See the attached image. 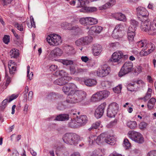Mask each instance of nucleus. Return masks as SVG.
I'll use <instances>...</instances> for the list:
<instances>
[{"label":"nucleus","instance_id":"bb28decb","mask_svg":"<svg viewBox=\"0 0 156 156\" xmlns=\"http://www.w3.org/2000/svg\"><path fill=\"white\" fill-rule=\"evenodd\" d=\"M64 48L66 53L68 55H73L75 53V51L73 47L72 46H66Z\"/></svg>","mask_w":156,"mask_h":156},{"label":"nucleus","instance_id":"774afa93","mask_svg":"<svg viewBox=\"0 0 156 156\" xmlns=\"http://www.w3.org/2000/svg\"><path fill=\"white\" fill-rule=\"evenodd\" d=\"M33 95V92L32 91H30L29 92L27 100L31 101L32 98V96Z\"/></svg>","mask_w":156,"mask_h":156},{"label":"nucleus","instance_id":"aec40b11","mask_svg":"<svg viewBox=\"0 0 156 156\" xmlns=\"http://www.w3.org/2000/svg\"><path fill=\"white\" fill-rule=\"evenodd\" d=\"M93 54L94 56L99 55L102 51V47L99 44H94L92 47Z\"/></svg>","mask_w":156,"mask_h":156},{"label":"nucleus","instance_id":"20e7f679","mask_svg":"<svg viewBox=\"0 0 156 156\" xmlns=\"http://www.w3.org/2000/svg\"><path fill=\"white\" fill-rule=\"evenodd\" d=\"M46 40L50 45L52 46L58 45L61 44L62 42L60 36L55 34L48 35Z\"/></svg>","mask_w":156,"mask_h":156},{"label":"nucleus","instance_id":"0eeeda50","mask_svg":"<svg viewBox=\"0 0 156 156\" xmlns=\"http://www.w3.org/2000/svg\"><path fill=\"white\" fill-rule=\"evenodd\" d=\"M58 74L62 76V77L57 79L54 81V83L59 86H62L67 83V80L68 78L67 76V73L63 70H60L58 73L56 72V74Z\"/></svg>","mask_w":156,"mask_h":156},{"label":"nucleus","instance_id":"423d86ee","mask_svg":"<svg viewBox=\"0 0 156 156\" xmlns=\"http://www.w3.org/2000/svg\"><path fill=\"white\" fill-rule=\"evenodd\" d=\"M128 135L130 139L138 144H142L144 142V138L140 133L133 131L129 132Z\"/></svg>","mask_w":156,"mask_h":156},{"label":"nucleus","instance_id":"5701e85b","mask_svg":"<svg viewBox=\"0 0 156 156\" xmlns=\"http://www.w3.org/2000/svg\"><path fill=\"white\" fill-rule=\"evenodd\" d=\"M17 65L16 63L12 60H10L8 62V66L10 74L14 73L16 70Z\"/></svg>","mask_w":156,"mask_h":156},{"label":"nucleus","instance_id":"b1692460","mask_svg":"<svg viewBox=\"0 0 156 156\" xmlns=\"http://www.w3.org/2000/svg\"><path fill=\"white\" fill-rule=\"evenodd\" d=\"M98 9L95 7H85L81 9L80 12H83L91 13L96 12Z\"/></svg>","mask_w":156,"mask_h":156},{"label":"nucleus","instance_id":"a211bd4d","mask_svg":"<svg viewBox=\"0 0 156 156\" xmlns=\"http://www.w3.org/2000/svg\"><path fill=\"white\" fill-rule=\"evenodd\" d=\"M103 29V28L101 26H94L90 28L89 30V32L91 34H99L101 32Z\"/></svg>","mask_w":156,"mask_h":156},{"label":"nucleus","instance_id":"bf43d9fd","mask_svg":"<svg viewBox=\"0 0 156 156\" xmlns=\"http://www.w3.org/2000/svg\"><path fill=\"white\" fill-rule=\"evenodd\" d=\"M14 26L15 27H16L18 30L20 31H22L23 30V28L22 24H19L18 23H16Z\"/></svg>","mask_w":156,"mask_h":156},{"label":"nucleus","instance_id":"39448f33","mask_svg":"<svg viewBox=\"0 0 156 156\" xmlns=\"http://www.w3.org/2000/svg\"><path fill=\"white\" fill-rule=\"evenodd\" d=\"M119 109V105L117 103L115 102L111 103L108 105V108L107 116L110 118L115 117Z\"/></svg>","mask_w":156,"mask_h":156},{"label":"nucleus","instance_id":"4d7b16f0","mask_svg":"<svg viewBox=\"0 0 156 156\" xmlns=\"http://www.w3.org/2000/svg\"><path fill=\"white\" fill-rule=\"evenodd\" d=\"M136 83L139 85L140 87H143L145 85L144 83L141 80H137Z\"/></svg>","mask_w":156,"mask_h":156},{"label":"nucleus","instance_id":"e433bc0d","mask_svg":"<svg viewBox=\"0 0 156 156\" xmlns=\"http://www.w3.org/2000/svg\"><path fill=\"white\" fill-rule=\"evenodd\" d=\"M96 136L94 135H91L89 137L88 142L89 144L92 145L96 143Z\"/></svg>","mask_w":156,"mask_h":156},{"label":"nucleus","instance_id":"0e129e2a","mask_svg":"<svg viewBox=\"0 0 156 156\" xmlns=\"http://www.w3.org/2000/svg\"><path fill=\"white\" fill-rule=\"evenodd\" d=\"M142 71V67L141 66H138L136 67L135 68L134 72L137 73H140Z\"/></svg>","mask_w":156,"mask_h":156},{"label":"nucleus","instance_id":"7c9ffc66","mask_svg":"<svg viewBox=\"0 0 156 156\" xmlns=\"http://www.w3.org/2000/svg\"><path fill=\"white\" fill-rule=\"evenodd\" d=\"M152 93V89L150 88H149L144 97L140 98V99L143 100L144 102H146L151 98Z\"/></svg>","mask_w":156,"mask_h":156},{"label":"nucleus","instance_id":"338daca9","mask_svg":"<svg viewBox=\"0 0 156 156\" xmlns=\"http://www.w3.org/2000/svg\"><path fill=\"white\" fill-rule=\"evenodd\" d=\"M152 28L153 29H156V17L154 19L152 22ZM156 35V32L154 33V35Z\"/></svg>","mask_w":156,"mask_h":156},{"label":"nucleus","instance_id":"f03ea898","mask_svg":"<svg viewBox=\"0 0 156 156\" xmlns=\"http://www.w3.org/2000/svg\"><path fill=\"white\" fill-rule=\"evenodd\" d=\"M140 21L141 23L140 27L142 30L147 32L150 35H154V33H156V29H153L151 22L148 19H144Z\"/></svg>","mask_w":156,"mask_h":156},{"label":"nucleus","instance_id":"cd10ccee","mask_svg":"<svg viewBox=\"0 0 156 156\" xmlns=\"http://www.w3.org/2000/svg\"><path fill=\"white\" fill-rule=\"evenodd\" d=\"M106 136H107V134L106 133H101L100 135L96 137V143L99 144L103 142Z\"/></svg>","mask_w":156,"mask_h":156},{"label":"nucleus","instance_id":"e2e57ef3","mask_svg":"<svg viewBox=\"0 0 156 156\" xmlns=\"http://www.w3.org/2000/svg\"><path fill=\"white\" fill-rule=\"evenodd\" d=\"M147 156H156V150H152L148 153Z\"/></svg>","mask_w":156,"mask_h":156},{"label":"nucleus","instance_id":"8fccbe9b","mask_svg":"<svg viewBox=\"0 0 156 156\" xmlns=\"http://www.w3.org/2000/svg\"><path fill=\"white\" fill-rule=\"evenodd\" d=\"M87 69H82L80 68H77L76 69V73H83L87 72Z\"/></svg>","mask_w":156,"mask_h":156},{"label":"nucleus","instance_id":"f704fd0d","mask_svg":"<svg viewBox=\"0 0 156 156\" xmlns=\"http://www.w3.org/2000/svg\"><path fill=\"white\" fill-rule=\"evenodd\" d=\"M131 25L129 27V28L131 27L132 30L133 31H135L136 29V27L138 25V23L135 20H131L130 22Z\"/></svg>","mask_w":156,"mask_h":156},{"label":"nucleus","instance_id":"4c0bfd02","mask_svg":"<svg viewBox=\"0 0 156 156\" xmlns=\"http://www.w3.org/2000/svg\"><path fill=\"white\" fill-rule=\"evenodd\" d=\"M112 84V82L108 81H103L101 83V85L103 88H110Z\"/></svg>","mask_w":156,"mask_h":156},{"label":"nucleus","instance_id":"58836bf2","mask_svg":"<svg viewBox=\"0 0 156 156\" xmlns=\"http://www.w3.org/2000/svg\"><path fill=\"white\" fill-rule=\"evenodd\" d=\"M147 44L145 41H139L136 43V47L137 48H140L142 47H144Z\"/></svg>","mask_w":156,"mask_h":156},{"label":"nucleus","instance_id":"052dcab7","mask_svg":"<svg viewBox=\"0 0 156 156\" xmlns=\"http://www.w3.org/2000/svg\"><path fill=\"white\" fill-rule=\"evenodd\" d=\"M62 63L63 64L66 65L72 64L73 62L72 61L67 60H64L62 61Z\"/></svg>","mask_w":156,"mask_h":156},{"label":"nucleus","instance_id":"37998d69","mask_svg":"<svg viewBox=\"0 0 156 156\" xmlns=\"http://www.w3.org/2000/svg\"><path fill=\"white\" fill-rule=\"evenodd\" d=\"M123 146L126 149H128L131 147V145L127 139H125L123 141Z\"/></svg>","mask_w":156,"mask_h":156},{"label":"nucleus","instance_id":"6e6d98bb","mask_svg":"<svg viewBox=\"0 0 156 156\" xmlns=\"http://www.w3.org/2000/svg\"><path fill=\"white\" fill-rule=\"evenodd\" d=\"M29 90V88L27 86H26L25 87V89L24 91L23 92L24 94V99L27 101V93L28 92Z\"/></svg>","mask_w":156,"mask_h":156},{"label":"nucleus","instance_id":"ddd939ff","mask_svg":"<svg viewBox=\"0 0 156 156\" xmlns=\"http://www.w3.org/2000/svg\"><path fill=\"white\" fill-rule=\"evenodd\" d=\"M66 102L71 104H75L79 102L75 90L70 92L69 93Z\"/></svg>","mask_w":156,"mask_h":156},{"label":"nucleus","instance_id":"dca6fc26","mask_svg":"<svg viewBox=\"0 0 156 156\" xmlns=\"http://www.w3.org/2000/svg\"><path fill=\"white\" fill-rule=\"evenodd\" d=\"M82 81L84 84L87 87H93L96 85L97 82L94 79L84 78L82 79Z\"/></svg>","mask_w":156,"mask_h":156},{"label":"nucleus","instance_id":"1a4fd4ad","mask_svg":"<svg viewBox=\"0 0 156 156\" xmlns=\"http://www.w3.org/2000/svg\"><path fill=\"white\" fill-rule=\"evenodd\" d=\"M124 29L123 25L122 24H117L115 27L112 34L113 37L115 39L121 38L123 36L122 31Z\"/></svg>","mask_w":156,"mask_h":156},{"label":"nucleus","instance_id":"ea45409f","mask_svg":"<svg viewBox=\"0 0 156 156\" xmlns=\"http://www.w3.org/2000/svg\"><path fill=\"white\" fill-rule=\"evenodd\" d=\"M9 102L8 99L4 100L0 105V111H3L6 107L8 102Z\"/></svg>","mask_w":156,"mask_h":156},{"label":"nucleus","instance_id":"6ab92c4d","mask_svg":"<svg viewBox=\"0 0 156 156\" xmlns=\"http://www.w3.org/2000/svg\"><path fill=\"white\" fill-rule=\"evenodd\" d=\"M131 27L128 28L127 33V39L130 44H133L134 43V38L135 35V31H133L131 30Z\"/></svg>","mask_w":156,"mask_h":156},{"label":"nucleus","instance_id":"4468645a","mask_svg":"<svg viewBox=\"0 0 156 156\" xmlns=\"http://www.w3.org/2000/svg\"><path fill=\"white\" fill-rule=\"evenodd\" d=\"M106 105L105 103H103L99 105L96 109L94 115L97 119H99L103 115Z\"/></svg>","mask_w":156,"mask_h":156},{"label":"nucleus","instance_id":"f3484780","mask_svg":"<svg viewBox=\"0 0 156 156\" xmlns=\"http://www.w3.org/2000/svg\"><path fill=\"white\" fill-rule=\"evenodd\" d=\"M62 53L63 51L61 49L58 48H56L51 51L48 57L50 58H53L57 56H60Z\"/></svg>","mask_w":156,"mask_h":156},{"label":"nucleus","instance_id":"f257e3e1","mask_svg":"<svg viewBox=\"0 0 156 156\" xmlns=\"http://www.w3.org/2000/svg\"><path fill=\"white\" fill-rule=\"evenodd\" d=\"M80 138L79 136L73 133H67L63 136L62 139L64 142L71 145H76L78 142Z\"/></svg>","mask_w":156,"mask_h":156},{"label":"nucleus","instance_id":"c9c22d12","mask_svg":"<svg viewBox=\"0 0 156 156\" xmlns=\"http://www.w3.org/2000/svg\"><path fill=\"white\" fill-rule=\"evenodd\" d=\"M100 100L98 92L93 94L90 98L91 101L93 102H97Z\"/></svg>","mask_w":156,"mask_h":156},{"label":"nucleus","instance_id":"c03bdc74","mask_svg":"<svg viewBox=\"0 0 156 156\" xmlns=\"http://www.w3.org/2000/svg\"><path fill=\"white\" fill-rule=\"evenodd\" d=\"M64 101L63 104L59 103L58 104L57 108L59 110H62L64 109L67 105V102Z\"/></svg>","mask_w":156,"mask_h":156},{"label":"nucleus","instance_id":"79ce46f5","mask_svg":"<svg viewBox=\"0 0 156 156\" xmlns=\"http://www.w3.org/2000/svg\"><path fill=\"white\" fill-rule=\"evenodd\" d=\"M88 23L91 25L96 24L98 22V20L94 18L88 17Z\"/></svg>","mask_w":156,"mask_h":156},{"label":"nucleus","instance_id":"13d9d810","mask_svg":"<svg viewBox=\"0 0 156 156\" xmlns=\"http://www.w3.org/2000/svg\"><path fill=\"white\" fill-rule=\"evenodd\" d=\"M100 124L101 122L100 121H98L92 124V127H93L94 129H97L99 126H100Z\"/></svg>","mask_w":156,"mask_h":156},{"label":"nucleus","instance_id":"2eb2a0df","mask_svg":"<svg viewBox=\"0 0 156 156\" xmlns=\"http://www.w3.org/2000/svg\"><path fill=\"white\" fill-rule=\"evenodd\" d=\"M77 88L76 86L74 83H68L65 85L62 88L63 92L66 94L69 92L75 91Z\"/></svg>","mask_w":156,"mask_h":156},{"label":"nucleus","instance_id":"c756f323","mask_svg":"<svg viewBox=\"0 0 156 156\" xmlns=\"http://www.w3.org/2000/svg\"><path fill=\"white\" fill-rule=\"evenodd\" d=\"M105 141L107 143L112 145H114L115 144L114 137L113 136H108L107 134L105 139Z\"/></svg>","mask_w":156,"mask_h":156},{"label":"nucleus","instance_id":"2f4dec72","mask_svg":"<svg viewBox=\"0 0 156 156\" xmlns=\"http://www.w3.org/2000/svg\"><path fill=\"white\" fill-rule=\"evenodd\" d=\"M83 42V45H87L91 42L92 41V37L90 36H87L82 37Z\"/></svg>","mask_w":156,"mask_h":156},{"label":"nucleus","instance_id":"3c124183","mask_svg":"<svg viewBox=\"0 0 156 156\" xmlns=\"http://www.w3.org/2000/svg\"><path fill=\"white\" fill-rule=\"evenodd\" d=\"M76 121L72 120L68 123V125L69 126L72 128L77 127L78 126L76 124Z\"/></svg>","mask_w":156,"mask_h":156},{"label":"nucleus","instance_id":"603ef678","mask_svg":"<svg viewBox=\"0 0 156 156\" xmlns=\"http://www.w3.org/2000/svg\"><path fill=\"white\" fill-rule=\"evenodd\" d=\"M75 44L77 46H81L83 45V42L82 38H81L78 39L75 42Z\"/></svg>","mask_w":156,"mask_h":156},{"label":"nucleus","instance_id":"5fc2aeb1","mask_svg":"<svg viewBox=\"0 0 156 156\" xmlns=\"http://www.w3.org/2000/svg\"><path fill=\"white\" fill-rule=\"evenodd\" d=\"M0 1L2 5L5 6L10 4L12 2V0H0Z\"/></svg>","mask_w":156,"mask_h":156},{"label":"nucleus","instance_id":"09e8293b","mask_svg":"<svg viewBox=\"0 0 156 156\" xmlns=\"http://www.w3.org/2000/svg\"><path fill=\"white\" fill-rule=\"evenodd\" d=\"M30 66H27V77H28L29 79H30V80H31L32 79V77H33V73L32 72H31L30 74L29 75V73H30Z\"/></svg>","mask_w":156,"mask_h":156},{"label":"nucleus","instance_id":"412c9836","mask_svg":"<svg viewBox=\"0 0 156 156\" xmlns=\"http://www.w3.org/2000/svg\"><path fill=\"white\" fill-rule=\"evenodd\" d=\"M51 120H55L59 121H64L69 120V115L67 114H63L58 115L54 118L52 117L50 118Z\"/></svg>","mask_w":156,"mask_h":156},{"label":"nucleus","instance_id":"a878e982","mask_svg":"<svg viewBox=\"0 0 156 156\" xmlns=\"http://www.w3.org/2000/svg\"><path fill=\"white\" fill-rule=\"evenodd\" d=\"M113 16L115 19L119 21L125 22L126 20L125 15L120 12L115 13L114 14Z\"/></svg>","mask_w":156,"mask_h":156},{"label":"nucleus","instance_id":"473e14b6","mask_svg":"<svg viewBox=\"0 0 156 156\" xmlns=\"http://www.w3.org/2000/svg\"><path fill=\"white\" fill-rule=\"evenodd\" d=\"M126 125L129 128L133 129L136 127L137 124L136 122L135 121H129L127 122Z\"/></svg>","mask_w":156,"mask_h":156},{"label":"nucleus","instance_id":"680f3d73","mask_svg":"<svg viewBox=\"0 0 156 156\" xmlns=\"http://www.w3.org/2000/svg\"><path fill=\"white\" fill-rule=\"evenodd\" d=\"M18 96V95H15V94H12L11 96L9 97V99L8 100L9 102H10L11 101L16 99Z\"/></svg>","mask_w":156,"mask_h":156},{"label":"nucleus","instance_id":"a18cd8bd","mask_svg":"<svg viewBox=\"0 0 156 156\" xmlns=\"http://www.w3.org/2000/svg\"><path fill=\"white\" fill-rule=\"evenodd\" d=\"M88 17H83L80 19L79 22L82 24L86 25L88 23Z\"/></svg>","mask_w":156,"mask_h":156},{"label":"nucleus","instance_id":"de8ad7c7","mask_svg":"<svg viewBox=\"0 0 156 156\" xmlns=\"http://www.w3.org/2000/svg\"><path fill=\"white\" fill-rule=\"evenodd\" d=\"M148 124L146 122H141L139 124V127L140 129H145L147 126Z\"/></svg>","mask_w":156,"mask_h":156},{"label":"nucleus","instance_id":"9d476101","mask_svg":"<svg viewBox=\"0 0 156 156\" xmlns=\"http://www.w3.org/2000/svg\"><path fill=\"white\" fill-rule=\"evenodd\" d=\"M128 57L127 55H124L122 51H119L114 52L112 55V57L109 61L110 62H118L122 58L127 59Z\"/></svg>","mask_w":156,"mask_h":156},{"label":"nucleus","instance_id":"6e6552de","mask_svg":"<svg viewBox=\"0 0 156 156\" xmlns=\"http://www.w3.org/2000/svg\"><path fill=\"white\" fill-rule=\"evenodd\" d=\"M136 10L138 18L140 20L148 19L149 13L145 8L139 6L136 8Z\"/></svg>","mask_w":156,"mask_h":156},{"label":"nucleus","instance_id":"69168bd1","mask_svg":"<svg viewBox=\"0 0 156 156\" xmlns=\"http://www.w3.org/2000/svg\"><path fill=\"white\" fill-rule=\"evenodd\" d=\"M70 73L71 74H74L75 73H76V69H75V67L72 66H71L70 67Z\"/></svg>","mask_w":156,"mask_h":156},{"label":"nucleus","instance_id":"393cba45","mask_svg":"<svg viewBox=\"0 0 156 156\" xmlns=\"http://www.w3.org/2000/svg\"><path fill=\"white\" fill-rule=\"evenodd\" d=\"M87 117L85 115L80 116L78 118L76 121L77 123L78 126H83L87 122Z\"/></svg>","mask_w":156,"mask_h":156},{"label":"nucleus","instance_id":"c85d7f7f","mask_svg":"<svg viewBox=\"0 0 156 156\" xmlns=\"http://www.w3.org/2000/svg\"><path fill=\"white\" fill-rule=\"evenodd\" d=\"M101 100L105 99L107 98L110 94V92L108 90H103L98 92Z\"/></svg>","mask_w":156,"mask_h":156},{"label":"nucleus","instance_id":"49530a36","mask_svg":"<svg viewBox=\"0 0 156 156\" xmlns=\"http://www.w3.org/2000/svg\"><path fill=\"white\" fill-rule=\"evenodd\" d=\"M122 88V85H119L116 87L113 88V90L115 93L118 94L121 92Z\"/></svg>","mask_w":156,"mask_h":156},{"label":"nucleus","instance_id":"7ed1b4c3","mask_svg":"<svg viewBox=\"0 0 156 156\" xmlns=\"http://www.w3.org/2000/svg\"><path fill=\"white\" fill-rule=\"evenodd\" d=\"M133 69V65L131 61H127L124 63L119 72L118 76L119 77L128 74L131 72Z\"/></svg>","mask_w":156,"mask_h":156},{"label":"nucleus","instance_id":"72a5a7b5","mask_svg":"<svg viewBox=\"0 0 156 156\" xmlns=\"http://www.w3.org/2000/svg\"><path fill=\"white\" fill-rule=\"evenodd\" d=\"M19 50L15 49H12L10 52V55L11 58H16L19 56Z\"/></svg>","mask_w":156,"mask_h":156},{"label":"nucleus","instance_id":"864d4df0","mask_svg":"<svg viewBox=\"0 0 156 156\" xmlns=\"http://www.w3.org/2000/svg\"><path fill=\"white\" fill-rule=\"evenodd\" d=\"M3 42L5 44H8L10 41V37L7 35H5L3 39Z\"/></svg>","mask_w":156,"mask_h":156},{"label":"nucleus","instance_id":"4be33fe9","mask_svg":"<svg viewBox=\"0 0 156 156\" xmlns=\"http://www.w3.org/2000/svg\"><path fill=\"white\" fill-rule=\"evenodd\" d=\"M75 91L79 102L82 101L85 99L87 96V94L83 90H78L76 89Z\"/></svg>","mask_w":156,"mask_h":156},{"label":"nucleus","instance_id":"f8f14e48","mask_svg":"<svg viewBox=\"0 0 156 156\" xmlns=\"http://www.w3.org/2000/svg\"><path fill=\"white\" fill-rule=\"evenodd\" d=\"M154 50V45L151 43H148L141 50L140 53V55L141 56H144L147 55L149 54L152 52Z\"/></svg>","mask_w":156,"mask_h":156},{"label":"nucleus","instance_id":"9b49d317","mask_svg":"<svg viewBox=\"0 0 156 156\" xmlns=\"http://www.w3.org/2000/svg\"><path fill=\"white\" fill-rule=\"evenodd\" d=\"M110 72V68L107 64H104L101 66V69H98L97 75L100 77H103L108 75Z\"/></svg>","mask_w":156,"mask_h":156},{"label":"nucleus","instance_id":"a19ab883","mask_svg":"<svg viewBox=\"0 0 156 156\" xmlns=\"http://www.w3.org/2000/svg\"><path fill=\"white\" fill-rule=\"evenodd\" d=\"M78 6L77 7H82L86 4L89 3L87 0H77Z\"/></svg>","mask_w":156,"mask_h":156}]
</instances>
